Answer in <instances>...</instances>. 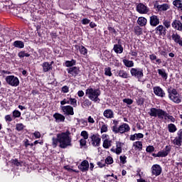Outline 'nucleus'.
<instances>
[{"label":"nucleus","mask_w":182,"mask_h":182,"mask_svg":"<svg viewBox=\"0 0 182 182\" xmlns=\"http://www.w3.org/2000/svg\"><path fill=\"white\" fill-rule=\"evenodd\" d=\"M69 132H63L61 134H57V138L53 137L52 139V146L53 147H57L58 143H59V146L61 149H66L69 146H72V138L69 136Z\"/></svg>","instance_id":"obj_1"},{"label":"nucleus","mask_w":182,"mask_h":182,"mask_svg":"<svg viewBox=\"0 0 182 182\" xmlns=\"http://www.w3.org/2000/svg\"><path fill=\"white\" fill-rule=\"evenodd\" d=\"M100 91L99 89H95L90 87L86 90L85 95L87 96L90 100L92 102H95V103H99L100 102V99H99V96H100Z\"/></svg>","instance_id":"obj_2"},{"label":"nucleus","mask_w":182,"mask_h":182,"mask_svg":"<svg viewBox=\"0 0 182 182\" xmlns=\"http://www.w3.org/2000/svg\"><path fill=\"white\" fill-rule=\"evenodd\" d=\"M168 97L170 100L173 102L174 103H181V95L177 92V90L174 88H168Z\"/></svg>","instance_id":"obj_3"},{"label":"nucleus","mask_w":182,"mask_h":182,"mask_svg":"<svg viewBox=\"0 0 182 182\" xmlns=\"http://www.w3.org/2000/svg\"><path fill=\"white\" fill-rule=\"evenodd\" d=\"M112 132L123 134V133H127V132H130V127L129 126V124L126 123L122 124L119 127H117V126L115 125L112 128Z\"/></svg>","instance_id":"obj_4"},{"label":"nucleus","mask_w":182,"mask_h":182,"mask_svg":"<svg viewBox=\"0 0 182 182\" xmlns=\"http://www.w3.org/2000/svg\"><path fill=\"white\" fill-rule=\"evenodd\" d=\"M6 82L10 86H14L15 87L19 85V79L14 75H8L6 77Z\"/></svg>","instance_id":"obj_5"},{"label":"nucleus","mask_w":182,"mask_h":182,"mask_svg":"<svg viewBox=\"0 0 182 182\" xmlns=\"http://www.w3.org/2000/svg\"><path fill=\"white\" fill-rule=\"evenodd\" d=\"M132 76L136 77L137 79H141L143 77V70L139 68H132L130 70Z\"/></svg>","instance_id":"obj_6"},{"label":"nucleus","mask_w":182,"mask_h":182,"mask_svg":"<svg viewBox=\"0 0 182 182\" xmlns=\"http://www.w3.org/2000/svg\"><path fill=\"white\" fill-rule=\"evenodd\" d=\"M170 151H171V146H166L165 149L157 153L156 157H167V156H168L170 154Z\"/></svg>","instance_id":"obj_7"},{"label":"nucleus","mask_w":182,"mask_h":182,"mask_svg":"<svg viewBox=\"0 0 182 182\" xmlns=\"http://www.w3.org/2000/svg\"><path fill=\"white\" fill-rule=\"evenodd\" d=\"M90 139L92 142V146L95 147H99V146H100V141H102V139L99 137V135L93 134L90 136Z\"/></svg>","instance_id":"obj_8"},{"label":"nucleus","mask_w":182,"mask_h":182,"mask_svg":"<svg viewBox=\"0 0 182 182\" xmlns=\"http://www.w3.org/2000/svg\"><path fill=\"white\" fill-rule=\"evenodd\" d=\"M61 109L65 114H68V116H73V114H75L73 107L70 105L63 106Z\"/></svg>","instance_id":"obj_9"},{"label":"nucleus","mask_w":182,"mask_h":182,"mask_svg":"<svg viewBox=\"0 0 182 182\" xmlns=\"http://www.w3.org/2000/svg\"><path fill=\"white\" fill-rule=\"evenodd\" d=\"M136 11L139 14H147V12H149V7L141 3H139L136 6Z\"/></svg>","instance_id":"obj_10"},{"label":"nucleus","mask_w":182,"mask_h":182,"mask_svg":"<svg viewBox=\"0 0 182 182\" xmlns=\"http://www.w3.org/2000/svg\"><path fill=\"white\" fill-rule=\"evenodd\" d=\"M151 173L153 176H160L161 174V166L159 164L153 165L151 167Z\"/></svg>","instance_id":"obj_11"},{"label":"nucleus","mask_w":182,"mask_h":182,"mask_svg":"<svg viewBox=\"0 0 182 182\" xmlns=\"http://www.w3.org/2000/svg\"><path fill=\"white\" fill-rule=\"evenodd\" d=\"M67 70L71 76H77V74L80 73V70L77 67H71L68 68Z\"/></svg>","instance_id":"obj_12"},{"label":"nucleus","mask_w":182,"mask_h":182,"mask_svg":"<svg viewBox=\"0 0 182 182\" xmlns=\"http://www.w3.org/2000/svg\"><path fill=\"white\" fill-rule=\"evenodd\" d=\"M154 93L160 97H164V95H166L164 91H163V89H161L160 87H154Z\"/></svg>","instance_id":"obj_13"},{"label":"nucleus","mask_w":182,"mask_h":182,"mask_svg":"<svg viewBox=\"0 0 182 182\" xmlns=\"http://www.w3.org/2000/svg\"><path fill=\"white\" fill-rule=\"evenodd\" d=\"M103 115L106 119H113L114 117V112L112 109H108L104 111Z\"/></svg>","instance_id":"obj_14"},{"label":"nucleus","mask_w":182,"mask_h":182,"mask_svg":"<svg viewBox=\"0 0 182 182\" xmlns=\"http://www.w3.org/2000/svg\"><path fill=\"white\" fill-rule=\"evenodd\" d=\"M156 9L159 11H168V9H170V6L168 4H163L160 5H156Z\"/></svg>","instance_id":"obj_15"},{"label":"nucleus","mask_w":182,"mask_h":182,"mask_svg":"<svg viewBox=\"0 0 182 182\" xmlns=\"http://www.w3.org/2000/svg\"><path fill=\"white\" fill-rule=\"evenodd\" d=\"M122 146H123V144H122L121 142L117 141L116 142L117 148L115 149H111V150L114 153H116V154H120V153H122Z\"/></svg>","instance_id":"obj_16"},{"label":"nucleus","mask_w":182,"mask_h":182,"mask_svg":"<svg viewBox=\"0 0 182 182\" xmlns=\"http://www.w3.org/2000/svg\"><path fill=\"white\" fill-rule=\"evenodd\" d=\"M80 168L82 171H87L89 170V162L87 161H83L80 166Z\"/></svg>","instance_id":"obj_17"},{"label":"nucleus","mask_w":182,"mask_h":182,"mask_svg":"<svg viewBox=\"0 0 182 182\" xmlns=\"http://www.w3.org/2000/svg\"><path fill=\"white\" fill-rule=\"evenodd\" d=\"M43 72H49L52 70V64H49L48 62H45L42 64Z\"/></svg>","instance_id":"obj_18"},{"label":"nucleus","mask_w":182,"mask_h":182,"mask_svg":"<svg viewBox=\"0 0 182 182\" xmlns=\"http://www.w3.org/2000/svg\"><path fill=\"white\" fill-rule=\"evenodd\" d=\"M13 46H14V48H18V49H22L25 48V43L21 41H16L14 42Z\"/></svg>","instance_id":"obj_19"},{"label":"nucleus","mask_w":182,"mask_h":182,"mask_svg":"<svg viewBox=\"0 0 182 182\" xmlns=\"http://www.w3.org/2000/svg\"><path fill=\"white\" fill-rule=\"evenodd\" d=\"M117 73L119 77H122L123 79H127V77H129V74H127V72L123 70L117 71Z\"/></svg>","instance_id":"obj_20"},{"label":"nucleus","mask_w":182,"mask_h":182,"mask_svg":"<svg viewBox=\"0 0 182 182\" xmlns=\"http://www.w3.org/2000/svg\"><path fill=\"white\" fill-rule=\"evenodd\" d=\"M133 147L134 150H139L140 151L143 149V144L141 143V141L134 142Z\"/></svg>","instance_id":"obj_21"},{"label":"nucleus","mask_w":182,"mask_h":182,"mask_svg":"<svg viewBox=\"0 0 182 182\" xmlns=\"http://www.w3.org/2000/svg\"><path fill=\"white\" fill-rule=\"evenodd\" d=\"M172 39L176 42V43H178L181 46H182V41L181 39L180 36L178 34H173L172 35Z\"/></svg>","instance_id":"obj_22"},{"label":"nucleus","mask_w":182,"mask_h":182,"mask_svg":"<svg viewBox=\"0 0 182 182\" xmlns=\"http://www.w3.org/2000/svg\"><path fill=\"white\" fill-rule=\"evenodd\" d=\"M53 117L55 119L56 122H65V116L59 113H55L53 115Z\"/></svg>","instance_id":"obj_23"},{"label":"nucleus","mask_w":182,"mask_h":182,"mask_svg":"<svg viewBox=\"0 0 182 182\" xmlns=\"http://www.w3.org/2000/svg\"><path fill=\"white\" fill-rule=\"evenodd\" d=\"M114 50L115 53H123V47L121 45L115 44L114 46Z\"/></svg>","instance_id":"obj_24"},{"label":"nucleus","mask_w":182,"mask_h":182,"mask_svg":"<svg viewBox=\"0 0 182 182\" xmlns=\"http://www.w3.org/2000/svg\"><path fill=\"white\" fill-rule=\"evenodd\" d=\"M167 115V112L163 111L161 109H158L157 116L159 119H166V116Z\"/></svg>","instance_id":"obj_25"},{"label":"nucleus","mask_w":182,"mask_h":182,"mask_svg":"<svg viewBox=\"0 0 182 182\" xmlns=\"http://www.w3.org/2000/svg\"><path fill=\"white\" fill-rule=\"evenodd\" d=\"M158 112H159V109L151 108L150 111L149 112V114L151 117H157Z\"/></svg>","instance_id":"obj_26"},{"label":"nucleus","mask_w":182,"mask_h":182,"mask_svg":"<svg viewBox=\"0 0 182 182\" xmlns=\"http://www.w3.org/2000/svg\"><path fill=\"white\" fill-rule=\"evenodd\" d=\"M81 106L83 109H86V108L90 107V106H92V102H90V100L86 99L83 101Z\"/></svg>","instance_id":"obj_27"},{"label":"nucleus","mask_w":182,"mask_h":182,"mask_svg":"<svg viewBox=\"0 0 182 182\" xmlns=\"http://www.w3.org/2000/svg\"><path fill=\"white\" fill-rule=\"evenodd\" d=\"M168 129L169 133H175V132H177V127L173 124H169L168 125Z\"/></svg>","instance_id":"obj_28"},{"label":"nucleus","mask_w":182,"mask_h":182,"mask_svg":"<svg viewBox=\"0 0 182 182\" xmlns=\"http://www.w3.org/2000/svg\"><path fill=\"white\" fill-rule=\"evenodd\" d=\"M123 63L127 68H133L134 66V63L132 60H124Z\"/></svg>","instance_id":"obj_29"},{"label":"nucleus","mask_w":182,"mask_h":182,"mask_svg":"<svg viewBox=\"0 0 182 182\" xmlns=\"http://www.w3.org/2000/svg\"><path fill=\"white\" fill-rule=\"evenodd\" d=\"M104 149H109L112 146V141L109 139H105L102 144Z\"/></svg>","instance_id":"obj_30"},{"label":"nucleus","mask_w":182,"mask_h":182,"mask_svg":"<svg viewBox=\"0 0 182 182\" xmlns=\"http://www.w3.org/2000/svg\"><path fill=\"white\" fill-rule=\"evenodd\" d=\"M173 5L179 9H182V1L181 0H175L173 1Z\"/></svg>","instance_id":"obj_31"},{"label":"nucleus","mask_w":182,"mask_h":182,"mask_svg":"<svg viewBox=\"0 0 182 182\" xmlns=\"http://www.w3.org/2000/svg\"><path fill=\"white\" fill-rule=\"evenodd\" d=\"M158 73L164 79H167V73H166V71L164 69H159L158 70Z\"/></svg>","instance_id":"obj_32"},{"label":"nucleus","mask_w":182,"mask_h":182,"mask_svg":"<svg viewBox=\"0 0 182 182\" xmlns=\"http://www.w3.org/2000/svg\"><path fill=\"white\" fill-rule=\"evenodd\" d=\"M150 23H160L157 16H152L150 17Z\"/></svg>","instance_id":"obj_33"},{"label":"nucleus","mask_w":182,"mask_h":182,"mask_svg":"<svg viewBox=\"0 0 182 182\" xmlns=\"http://www.w3.org/2000/svg\"><path fill=\"white\" fill-rule=\"evenodd\" d=\"M79 49L81 55H83L84 56H86L87 55V49H86L85 46H81L80 47H79Z\"/></svg>","instance_id":"obj_34"},{"label":"nucleus","mask_w":182,"mask_h":182,"mask_svg":"<svg viewBox=\"0 0 182 182\" xmlns=\"http://www.w3.org/2000/svg\"><path fill=\"white\" fill-rule=\"evenodd\" d=\"M181 143H182V139H181L178 136L176 137L173 139V144L178 146V147H180V146H181Z\"/></svg>","instance_id":"obj_35"},{"label":"nucleus","mask_w":182,"mask_h":182,"mask_svg":"<svg viewBox=\"0 0 182 182\" xmlns=\"http://www.w3.org/2000/svg\"><path fill=\"white\" fill-rule=\"evenodd\" d=\"M165 120H169V122H171V123H174V122H176V119L168 114H166Z\"/></svg>","instance_id":"obj_36"},{"label":"nucleus","mask_w":182,"mask_h":182,"mask_svg":"<svg viewBox=\"0 0 182 182\" xmlns=\"http://www.w3.org/2000/svg\"><path fill=\"white\" fill-rule=\"evenodd\" d=\"M134 31L136 35H141V33H143V30H141V28L139 26L134 27Z\"/></svg>","instance_id":"obj_37"},{"label":"nucleus","mask_w":182,"mask_h":182,"mask_svg":"<svg viewBox=\"0 0 182 182\" xmlns=\"http://www.w3.org/2000/svg\"><path fill=\"white\" fill-rule=\"evenodd\" d=\"M18 58H29L30 55L25 53V51H21L18 54Z\"/></svg>","instance_id":"obj_38"},{"label":"nucleus","mask_w":182,"mask_h":182,"mask_svg":"<svg viewBox=\"0 0 182 182\" xmlns=\"http://www.w3.org/2000/svg\"><path fill=\"white\" fill-rule=\"evenodd\" d=\"M105 75L106 76H112V68H110V67H107L105 69Z\"/></svg>","instance_id":"obj_39"},{"label":"nucleus","mask_w":182,"mask_h":182,"mask_svg":"<svg viewBox=\"0 0 182 182\" xmlns=\"http://www.w3.org/2000/svg\"><path fill=\"white\" fill-rule=\"evenodd\" d=\"M70 105L73 106V107H76L77 106V100L75 98H70Z\"/></svg>","instance_id":"obj_40"},{"label":"nucleus","mask_w":182,"mask_h":182,"mask_svg":"<svg viewBox=\"0 0 182 182\" xmlns=\"http://www.w3.org/2000/svg\"><path fill=\"white\" fill-rule=\"evenodd\" d=\"M172 26L175 29H177L178 31H182V23H173Z\"/></svg>","instance_id":"obj_41"},{"label":"nucleus","mask_w":182,"mask_h":182,"mask_svg":"<svg viewBox=\"0 0 182 182\" xmlns=\"http://www.w3.org/2000/svg\"><path fill=\"white\" fill-rule=\"evenodd\" d=\"M76 61L75 60H72L71 61H66L65 62V66L67 68H70V66H73V65H75Z\"/></svg>","instance_id":"obj_42"},{"label":"nucleus","mask_w":182,"mask_h":182,"mask_svg":"<svg viewBox=\"0 0 182 182\" xmlns=\"http://www.w3.org/2000/svg\"><path fill=\"white\" fill-rule=\"evenodd\" d=\"M80 136H82L85 140H87L89 139V134L86 131H82L80 134Z\"/></svg>","instance_id":"obj_43"},{"label":"nucleus","mask_w":182,"mask_h":182,"mask_svg":"<svg viewBox=\"0 0 182 182\" xmlns=\"http://www.w3.org/2000/svg\"><path fill=\"white\" fill-rule=\"evenodd\" d=\"M156 29L160 32V33H166V28H164V26L162 25L159 26Z\"/></svg>","instance_id":"obj_44"},{"label":"nucleus","mask_w":182,"mask_h":182,"mask_svg":"<svg viewBox=\"0 0 182 182\" xmlns=\"http://www.w3.org/2000/svg\"><path fill=\"white\" fill-rule=\"evenodd\" d=\"M138 23H147V19L144 17H139L137 20Z\"/></svg>","instance_id":"obj_45"},{"label":"nucleus","mask_w":182,"mask_h":182,"mask_svg":"<svg viewBox=\"0 0 182 182\" xmlns=\"http://www.w3.org/2000/svg\"><path fill=\"white\" fill-rule=\"evenodd\" d=\"M23 127H24V126H23V124H22V123L17 124L16 125V130H18V132H21V130H23Z\"/></svg>","instance_id":"obj_46"},{"label":"nucleus","mask_w":182,"mask_h":182,"mask_svg":"<svg viewBox=\"0 0 182 182\" xmlns=\"http://www.w3.org/2000/svg\"><path fill=\"white\" fill-rule=\"evenodd\" d=\"M105 163H106V164H112V163H113V158H112V156H108L105 159Z\"/></svg>","instance_id":"obj_47"},{"label":"nucleus","mask_w":182,"mask_h":182,"mask_svg":"<svg viewBox=\"0 0 182 182\" xmlns=\"http://www.w3.org/2000/svg\"><path fill=\"white\" fill-rule=\"evenodd\" d=\"M107 132V124H103L101 127V133H106Z\"/></svg>","instance_id":"obj_48"},{"label":"nucleus","mask_w":182,"mask_h":182,"mask_svg":"<svg viewBox=\"0 0 182 182\" xmlns=\"http://www.w3.org/2000/svg\"><path fill=\"white\" fill-rule=\"evenodd\" d=\"M124 103H127V105H133V101L132 99L125 98L123 100Z\"/></svg>","instance_id":"obj_49"},{"label":"nucleus","mask_w":182,"mask_h":182,"mask_svg":"<svg viewBox=\"0 0 182 182\" xmlns=\"http://www.w3.org/2000/svg\"><path fill=\"white\" fill-rule=\"evenodd\" d=\"M13 116L14 117H21V112L18 110H14L13 112Z\"/></svg>","instance_id":"obj_50"},{"label":"nucleus","mask_w":182,"mask_h":182,"mask_svg":"<svg viewBox=\"0 0 182 182\" xmlns=\"http://www.w3.org/2000/svg\"><path fill=\"white\" fill-rule=\"evenodd\" d=\"M146 151L148 153H153V151H154V146H149L147 148H146Z\"/></svg>","instance_id":"obj_51"},{"label":"nucleus","mask_w":182,"mask_h":182,"mask_svg":"<svg viewBox=\"0 0 182 182\" xmlns=\"http://www.w3.org/2000/svg\"><path fill=\"white\" fill-rule=\"evenodd\" d=\"M63 93H68L69 92V87L65 85L61 89Z\"/></svg>","instance_id":"obj_52"},{"label":"nucleus","mask_w":182,"mask_h":182,"mask_svg":"<svg viewBox=\"0 0 182 182\" xmlns=\"http://www.w3.org/2000/svg\"><path fill=\"white\" fill-rule=\"evenodd\" d=\"M60 105H70V100H68L66 98H65L63 101L60 102Z\"/></svg>","instance_id":"obj_53"},{"label":"nucleus","mask_w":182,"mask_h":182,"mask_svg":"<svg viewBox=\"0 0 182 182\" xmlns=\"http://www.w3.org/2000/svg\"><path fill=\"white\" fill-rule=\"evenodd\" d=\"M33 136H34V137H36V139H41V132H35L33 133Z\"/></svg>","instance_id":"obj_54"},{"label":"nucleus","mask_w":182,"mask_h":182,"mask_svg":"<svg viewBox=\"0 0 182 182\" xmlns=\"http://www.w3.org/2000/svg\"><path fill=\"white\" fill-rule=\"evenodd\" d=\"M80 144L81 146H86V139H81L80 140Z\"/></svg>","instance_id":"obj_55"},{"label":"nucleus","mask_w":182,"mask_h":182,"mask_svg":"<svg viewBox=\"0 0 182 182\" xmlns=\"http://www.w3.org/2000/svg\"><path fill=\"white\" fill-rule=\"evenodd\" d=\"M126 159H127V157H126V156H120L119 157V160H120V161H122V163L123 164H124L125 163H126Z\"/></svg>","instance_id":"obj_56"},{"label":"nucleus","mask_w":182,"mask_h":182,"mask_svg":"<svg viewBox=\"0 0 182 182\" xmlns=\"http://www.w3.org/2000/svg\"><path fill=\"white\" fill-rule=\"evenodd\" d=\"M136 136V140L139 139H143V137H144V135H143V134L141 133H139V134H135Z\"/></svg>","instance_id":"obj_57"},{"label":"nucleus","mask_w":182,"mask_h":182,"mask_svg":"<svg viewBox=\"0 0 182 182\" xmlns=\"http://www.w3.org/2000/svg\"><path fill=\"white\" fill-rule=\"evenodd\" d=\"M77 95L79 97H83V96H85V92H83V90H80L77 92Z\"/></svg>","instance_id":"obj_58"},{"label":"nucleus","mask_w":182,"mask_h":182,"mask_svg":"<svg viewBox=\"0 0 182 182\" xmlns=\"http://www.w3.org/2000/svg\"><path fill=\"white\" fill-rule=\"evenodd\" d=\"M149 59H151V60H156L157 59V56L154 54L150 55Z\"/></svg>","instance_id":"obj_59"},{"label":"nucleus","mask_w":182,"mask_h":182,"mask_svg":"<svg viewBox=\"0 0 182 182\" xmlns=\"http://www.w3.org/2000/svg\"><path fill=\"white\" fill-rule=\"evenodd\" d=\"M5 120L6 122H11L12 120V117H11V115H6Z\"/></svg>","instance_id":"obj_60"},{"label":"nucleus","mask_w":182,"mask_h":182,"mask_svg":"<svg viewBox=\"0 0 182 182\" xmlns=\"http://www.w3.org/2000/svg\"><path fill=\"white\" fill-rule=\"evenodd\" d=\"M87 121H88V123H92V124L95 123V119H93V117L90 116L88 117Z\"/></svg>","instance_id":"obj_61"},{"label":"nucleus","mask_w":182,"mask_h":182,"mask_svg":"<svg viewBox=\"0 0 182 182\" xmlns=\"http://www.w3.org/2000/svg\"><path fill=\"white\" fill-rule=\"evenodd\" d=\"M137 139V136H136V134L134 135H131L130 136V140H132V141H134V140Z\"/></svg>","instance_id":"obj_62"},{"label":"nucleus","mask_w":182,"mask_h":182,"mask_svg":"<svg viewBox=\"0 0 182 182\" xmlns=\"http://www.w3.org/2000/svg\"><path fill=\"white\" fill-rule=\"evenodd\" d=\"M102 140H106V139H109V135L106 134H103L102 135Z\"/></svg>","instance_id":"obj_63"},{"label":"nucleus","mask_w":182,"mask_h":182,"mask_svg":"<svg viewBox=\"0 0 182 182\" xmlns=\"http://www.w3.org/2000/svg\"><path fill=\"white\" fill-rule=\"evenodd\" d=\"M178 137H179L181 139H182V129H179L178 131Z\"/></svg>","instance_id":"obj_64"}]
</instances>
